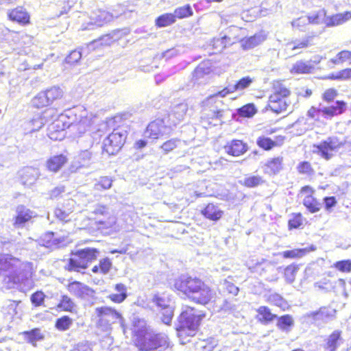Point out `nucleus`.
<instances>
[{
  "mask_svg": "<svg viewBox=\"0 0 351 351\" xmlns=\"http://www.w3.org/2000/svg\"><path fill=\"white\" fill-rule=\"evenodd\" d=\"M347 109V103L343 100H337L335 105L326 106L323 108L324 117L326 119H332L343 114Z\"/></svg>",
  "mask_w": 351,
  "mask_h": 351,
  "instance_id": "24",
  "label": "nucleus"
},
{
  "mask_svg": "<svg viewBox=\"0 0 351 351\" xmlns=\"http://www.w3.org/2000/svg\"><path fill=\"white\" fill-rule=\"evenodd\" d=\"M44 91L47 96V100L48 101L49 106L62 99L63 97V91L59 87H51Z\"/></svg>",
  "mask_w": 351,
  "mask_h": 351,
  "instance_id": "38",
  "label": "nucleus"
},
{
  "mask_svg": "<svg viewBox=\"0 0 351 351\" xmlns=\"http://www.w3.org/2000/svg\"><path fill=\"white\" fill-rule=\"evenodd\" d=\"M47 296L45 293L38 290L33 293L30 296V301L34 307H40L44 305Z\"/></svg>",
  "mask_w": 351,
  "mask_h": 351,
  "instance_id": "53",
  "label": "nucleus"
},
{
  "mask_svg": "<svg viewBox=\"0 0 351 351\" xmlns=\"http://www.w3.org/2000/svg\"><path fill=\"white\" fill-rule=\"evenodd\" d=\"M296 171L299 175L311 178L315 176V171L312 163L307 160H303L297 165Z\"/></svg>",
  "mask_w": 351,
  "mask_h": 351,
  "instance_id": "36",
  "label": "nucleus"
},
{
  "mask_svg": "<svg viewBox=\"0 0 351 351\" xmlns=\"http://www.w3.org/2000/svg\"><path fill=\"white\" fill-rule=\"evenodd\" d=\"M212 71L209 66L200 64L192 72L191 80L195 83L204 82L211 74Z\"/></svg>",
  "mask_w": 351,
  "mask_h": 351,
  "instance_id": "30",
  "label": "nucleus"
},
{
  "mask_svg": "<svg viewBox=\"0 0 351 351\" xmlns=\"http://www.w3.org/2000/svg\"><path fill=\"white\" fill-rule=\"evenodd\" d=\"M315 189L309 184L300 187L298 196L302 199V204L311 213H316L321 210L322 204L315 197Z\"/></svg>",
  "mask_w": 351,
  "mask_h": 351,
  "instance_id": "10",
  "label": "nucleus"
},
{
  "mask_svg": "<svg viewBox=\"0 0 351 351\" xmlns=\"http://www.w3.org/2000/svg\"><path fill=\"white\" fill-rule=\"evenodd\" d=\"M112 263L108 258H104L99 261L98 265L92 268V271L95 274H107L111 269Z\"/></svg>",
  "mask_w": 351,
  "mask_h": 351,
  "instance_id": "45",
  "label": "nucleus"
},
{
  "mask_svg": "<svg viewBox=\"0 0 351 351\" xmlns=\"http://www.w3.org/2000/svg\"><path fill=\"white\" fill-rule=\"evenodd\" d=\"M330 80H348L351 79V68H345L336 73H332L324 77Z\"/></svg>",
  "mask_w": 351,
  "mask_h": 351,
  "instance_id": "41",
  "label": "nucleus"
},
{
  "mask_svg": "<svg viewBox=\"0 0 351 351\" xmlns=\"http://www.w3.org/2000/svg\"><path fill=\"white\" fill-rule=\"evenodd\" d=\"M67 125L60 119L54 120L47 129V135L52 141H61L66 136Z\"/></svg>",
  "mask_w": 351,
  "mask_h": 351,
  "instance_id": "18",
  "label": "nucleus"
},
{
  "mask_svg": "<svg viewBox=\"0 0 351 351\" xmlns=\"http://www.w3.org/2000/svg\"><path fill=\"white\" fill-rule=\"evenodd\" d=\"M217 346V342L213 339L200 340L197 344V349L199 351H213Z\"/></svg>",
  "mask_w": 351,
  "mask_h": 351,
  "instance_id": "59",
  "label": "nucleus"
},
{
  "mask_svg": "<svg viewBox=\"0 0 351 351\" xmlns=\"http://www.w3.org/2000/svg\"><path fill=\"white\" fill-rule=\"evenodd\" d=\"M34 217V212L26 206L21 204L16 207L13 217V226L16 228H23L32 221Z\"/></svg>",
  "mask_w": 351,
  "mask_h": 351,
  "instance_id": "14",
  "label": "nucleus"
},
{
  "mask_svg": "<svg viewBox=\"0 0 351 351\" xmlns=\"http://www.w3.org/2000/svg\"><path fill=\"white\" fill-rule=\"evenodd\" d=\"M304 218L301 213H294L288 221L289 230L300 228L303 225Z\"/></svg>",
  "mask_w": 351,
  "mask_h": 351,
  "instance_id": "50",
  "label": "nucleus"
},
{
  "mask_svg": "<svg viewBox=\"0 0 351 351\" xmlns=\"http://www.w3.org/2000/svg\"><path fill=\"white\" fill-rule=\"evenodd\" d=\"M256 112L257 109L253 103L245 104L237 110L239 116L243 118H251Z\"/></svg>",
  "mask_w": 351,
  "mask_h": 351,
  "instance_id": "44",
  "label": "nucleus"
},
{
  "mask_svg": "<svg viewBox=\"0 0 351 351\" xmlns=\"http://www.w3.org/2000/svg\"><path fill=\"white\" fill-rule=\"evenodd\" d=\"M173 289L186 296L191 302L206 306L216 300L215 292L201 279L182 276L175 279Z\"/></svg>",
  "mask_w": 351,
  "mask_h": 351,
  "instance_id": "1",
  "label": "nucleus"
},
{
  "mask_svg": "<svg viewBox=\"0 0 351 351\" xmlns=\"http://www.w3.org/2000/svg\"><path fill=\"white\" fill-rule=\"evenodd\" d=\"M225 152L231 156L239 157L245 154L249 147L247 143L239 139H232L224 145Z\"/></svg>",
  "mask_w": 351,
  "mask_h": 351,
  "instance_id": "19",
  "label": "nucleus"
},
{
  "mask_svg": "<svg viewBox=\"0 0 351 351\" xmlns=\"http://www.w3.org/2000/svg\"><path fill=\"white\" fill-rule=\"evenodd\" d=\"M127 138V131L119 132L112 131L104 140L102 152L108 156L114 155L118 153L123 145Z\"/></svg>",
  "mask_w": 351,
  "mask_h": 351,
  "instance_id": "9",
  "label": "nucleus"
},
{
  "mask_svg": "<svg viewBox=\"0 0 351 351\" xmlns=\"http://www.w3.org/2000/svg\"><path fill=\"white\" fill-rule=\"evenodd\" d=\"M315 250V247L311 245L304 248H295L292 250H285L282 252L281 255L283 258L286 259H297L300 258L306 255L310 252Z\"/></svg>",
  "mask_w": 351,
  "mask_h": 351,
  "instance_id": "31",
  "label": "nucleus"
},
{
  "mask_svg": "<svg viewBox=\"0 0 351 351\" xmlns=\"http://www.w3.org/2000/svg\"><path fill=\"white\" fill-rule=\"evenodd\" d=\"M299 271V265L291 263L287 265L282 271V276L285 282L288 284L293 283L295 279L297 274Z\"/></svg>",
  "mask_w": 351,
  "mask_h": 351,
  "instance_id": "35",
  "label": "nucleus"
},
{
  "mask_svg": "<svg viewBox=\"0 0 351 351\" xmlns=\"http://www.w3.org/2000/svg\"><path fill=\"white\" fill-rule=\"evenodd\" d=\"M113 42L114 40L112 39V36L110 34H106L98 39L92 41L89 45V47L90 50H95L98 48L110 46L113 43Z\"/></svg>",
  "mask_w": 351,
  "mask_h": 351,
  "instance_id": "40",
  "label": "nucleus"
},
{
  "mask_svg": "<svg viewBox=\"0 0 351 351\" xmlns=\"http://www.w3.org/2000/svg\"><path fill=\"white\" fill-rule=\"evenodd\" d=\"M265 180L263 177L258 175H249L247 176L241 184L245 188H255L263 184Z\"/></svg>",
  "mask_w": 351,
  "mask_h": 351,
  "instance_id": "39",
  "label": "nucleus"
},
{
  "mask_svg": "<svg viewBox=\"0 0 351 351\" xmlns=\"http://www.w3.org/2000/svg\"><path fill=\"white\" fill-rule=\"evenodd\" d=\"M21 334L28 343L34 346L36 345L37 341H42L45 339V335L39 328H34L30 330L23 331Z\"/></svg>",
  "mask_w": 351,
  "mask_h": 351,
  "instance_id": "32",
  "label": "nucleus"
},
{
  "mask_svg": "<svg viewBox=\"0 0 351 351\" xmlns=\"http://www.w3.org/2000/svg\"><path fill=\"white\" fill-rule=\"evenodd\" d=\"M95 313L98 318L97 322L98 327L109 328L117 320L122 319L121 313L109 306L97 307L95 308Z\"/></svg>",
  "mask_w": 351,
  "mask_h": 351,
  "instance_id": "12",
  "label": "nucleus"
},
{
  "mask_svg": "<svg viewBox=\"0 0 351 351\" xmlns=\"http://www.w3.org/2000/svg\"><path fill=\"white\" fill-rule=\"evenodd\" d=\"M114 289L117 292L111 293L108 295V298L114 303L119 304L123 302L127 298V287L123 283L116 284Z\"/></svg>",
  "mask_w": 351,
  "mask_h": 351,
  "instance_id": "33",
  "label": "nucleus"
},
{
  "mask_svg": "<svg viewBox=\"0 0 351 351\" xmlns=\"http://www.w3.org/2000/svg\"><path fill=\"white\" fill-rule=\"evenodd\" d=\"M69 162V158L64 154H59L49 157L45 162L47 169L52 173L61 170Z\"/></svg>",
  "mask_w": 351,
  "mask_h": 351,
  "instance_id": "21",
  "label": "nucleus"
},
{
  "mask_svg": "<svg viewBox=\"0 0 351 351\" xmlns=\"http://www.w3.org/2000/svg\"><path fill=\"white\" fill-rule=\"evenodd\" d=\"M173 16L176 20L183 19L191 17L193 14V11L189 4H186L182 6L176 8L173 11Z\"/></svg>",
  "mask_w": 351,
  "mask_h": 351,
  "instance_id": "42",
  "label": "nucleus"
},
{
  "mask_svg": "<svg viewBox=\"0 0 351 351\" xmlns=\"http://www.w3.org/2000/svg\"><path fill=\"white\" fill-rule=\"evenodd\" d=\"M267 302L274 306L280 307L283 311L286 308L287 302L279 293H273L268 295Z\"/></svg>",
  "mask_w": 351,
  "mask_h": 351,
  "instance_id": "52",
  "label": "nucleus"
},
{
  "mask_svg": "<svg viewBox=\"0 0 351 351\" xmlns=\"http://www.w3.org/2000/svg\"><path fill=\"white\" fill-rule=\"evenodd\" d=\"M350 19L351 11H346L327 16L325 20V25L327 27L337 26L343 24Z\"/></svg>",
  "mask_w": 351,
  "mask_h": 351,
  "instance_id": "28",
  "label": "nucleus"
},
{
  "mask_svg": "<svg viewBox=\"0 0 351 351\" xmlns=\"http://www.w3.org/2000/svg\"><path fill=\"white\" fill-rule=\"evenodd\" d=\"M32 105L36 108H43L49 106L45 91H41L32 99Z\"/></svg>",
  "mask_w": 351,
  "mask_h": 351,
  "instance_id": "49",
  "label": "nucleus"
},
{
  "mask_svg": "<svg viewBox=\"0 0 351 351\" xmlns=\"http://www.w3.org/2000/svg\"><path fill=\"white\" fill-rule=\"evenodd\" d=\"M135 346L139 351H154L159 348H169V340L168 336L162 333L138 335Z\"/></svg>",
  "mask_w": 351,
  "mask_h": 351,
  "instance_id": "7",
  "label": "nucleus"
},
{
  "mask_svg": "<svg viewBox=\"0 0 351 351\" xmlns=\"http://www.w3.org/2000/svg\"><path fill=\"white\" fill-rule=\"evenodd\" d=\"M285 141L282 135L275 136L274 139L265 135H261L256 138L257 146L263 151H270L275 147H281Z\"/></svg>",
  "mask_w": 351,
  "mask_h": 351,
  "instance_id": "17",
  "label": "nucleus"
},
{
  "mask_svg": "<svg viewBox=\"0 0 351 351\" xmlns=\"http://www.w3.org/2000/svg\"><path fill=\"white\" fill-rule=\"evenodd\" d=\"M109 124L113 128V131L122 129V132L128 131L130 128L129 121L125 114H117L108 119Z\"/></svg>",
  "mask_w": 351,
  "mask_h": 351,
  "instance_id": "27",
  "label": "nucleus"
},
{
  "mask_svg": "<svg viewBox=\"0 0 351 351\" xmlns=\"http://www.w3.org/2000/svg\"><path fill=\"white\" fill-rule=\"evenodd\" d=\"M307 117L315 122H321V117H324L323 108L311 106L307 111Z\"/></svg>",
  "mask_w": 351,
  "mask_h": 351,
  "instance_id": "63",
  "label": "nucleus"
},
{
  "mask_svg": "<svg viewBox=\"0 0 351 351\" xmlns=\"http://www.w3.org/2000/svg\"><path fill=\"white\" fill-rule=\"evenodd\" d=\"M176 19L173 13L167 12L160 14L155 19V25L158 27H165L176 23Z\"/></svg>",
  "mask_w": 351,
  "mask_h": 351,
  "instance_id": "37",
  "label": "nucleus"
},
{
  "mask_svg": "<svg viewBox=\"0 0 351 351\" xmlns=\"http://www.w3.org/2000/svg\"><path fill=\"white\" fill-rule=\"evenodd\" d=\"M158 315L161 321L165 324L170 325L173 317V308L171 306L160 308L158 311Z\"/></svg>",
  "mask_w": 351,
  "mask_h": 351,
  "instance_id": "55",
  "label": "nucleus"
},
{
  "mask_svg": "<svg viewBox=\"0 0 351 351\" xmlns=\"http://www.w3.org/2000/svg\"><path fill=\"white\" fill-rule=\"evenodd\" d=\"M271 93L265 106L266 111L275 114L287 112L290 105L289 97L291 90L282 80H274L271 83Z\"/></svg>",
  "mask_w": 351,
  "mask_h": 351,
  "instance_id": "3",
  "label": "nucleus"
},
{
  "mask_svg": "<svg viewBox=\"0 0 351 351\" xmlns=\"http://www.w3.org/2000/svg\"><path fill=\"white\" fill-rule=\"evenodd\" d=\"M293 325V319L290 315H284L278 318L277 326L282 330H287Z\"/></svg>",
  "mask_w": 351,
  "mask_h": 351,
  "instance_id": "60",
  "label": "nucleus"
},
{
  "mask_svg": "<svg viewBox=\"0 0 351 351\" xmlns=\"http://www.w3.org/2000/svg\"><path fill=\"white\" fill-rule=\"evenodd\" d=\"M21 302V300H10L9 304L3 308V313L13 317L18 313L17 308Z\"/></svg>",
  "mask_w": 351,
  "mask_h": 351,
  "instance_id": "62",
  "label": "nucleus"
},
{
  "mask_svg": "<svg viewBox=\"0 0 351 351\" xmlns=\"http://www.w3.org/2000/svg\"><path fill=\"white\" fill-rule=\"evenodd\" d=\"M73 324V319L69 315H62L56 319L55 327L59 331L68 330Z\"/></svg>",
  "mask_w": 351,
  "mask_h": 351,
  "instance_id": "43",
  "label": "nucleus"
},
{
  "mask_svg": "<svg viewBox=\"0 0 351 351\" xmlns=\"http://www.w3.org/2000/svg\"><path fill=\"white\" fill-rule=\"evenodd\" d=\"M82 59V53L77 49H73L69 52L64 59V62L72 66L78 64Z\"/></svg>",
  "mask_w": 351,
  "mask_h": 351,
  "instance_id": "57",
  "label": "nucleus"
},
{
  "mask_svg": "<svg viewBox=\"0 0 351 351\" xmlns=\"http://www.w3.org/2000/svg\"><path fill=\"white\" fill-rule=\"evenodd\" d=\"M21 265V261L11 254H4L0 256V277H3V282L8 289L15 287L21 288L22 285L25 287L29 280L31 283L27 286V289H32L34 287L32 275L27 276L20 270Z\"/></svg>",
  "mask_w": 351,
  "mask_h": 351,
  "instance_id": "2",
  "label": "nucleus"
},
{
  "mask_svg": "<svg viewBox=\"0 0 351 351\" xmlns=\"http://www.w3.org/2000/svg\"><path fill=\"white\" fill-rule=\"evenodd\" d=\"M112 180L108 176H101L97 182L94 184L93 189L97 191H102L111 188Z\"/></svg>",
  "mask_w": 351,
  "mask_h": 351,
  "instance_id": "47",
  "label": "nucleus"
},
{
  "mask_svg": "<svg viewBox=\"0 0 351 351\" xmlns=\"http://www.w3.org/2000/svg\"><path fill=\"white\" fill-rule=\"evenodd\" d=\"M99 251L97 248L85 247L71 253L64 269L70 272H80L88 267L90 263L97 260Z\"/></svg>",
  "mask_w": 351,
  "mask_h": 351,
  "instance_id": "5",
  "label": "nucleus"
},
{
  "mask_svg": "<svg viewBox=\"0 0 351 351\" xmlns=\"http://www.w3.org/2000/svg\"><path fill=\"white\" fill-rule=\"evenodd\" d=\"M333 267L341 273L351 272V259H345L336 261L333 264Z\"/></svg>",
  "mask_w": 351,
  "mask_h": 351,
  "instance_id": "61",
  "label": "nucleus"
},
{
  "mask_svg": "<svg viewBox=\"0 0 351 351\" xmlns=\"http://www.w3.org/2000/svg\"><path fill=\"white\" fill-rule=\"evenodd\" d=\"M324 208L327 213H331L337 206L338 201L335 196H325L323 198Z\"/></svg>",
  "mask_w": 351,
  "mask_h": 351,
  "instance_id": "64",
  "label": "nucleus"
},
{
  "mask_svg": "<svg viewBox=\"0 0 351 351\" xmlns=\"http://www.w3.org/2000/svg\"><path fill=\"white\" fill-rule=\"evenodd\" d=\"M66 289L70 294L82 301L89 302L95 298V290L80 281L69 280Z\"/></svg>",
  "mask_w": 351,
  "mask_h": 351,
  "instance_id": "11",
  "label": "nucleus"
},
{
  "mask_svg": "<svg viewBox=\"0 0 351 351\" xmlns=\"http://www.w3.org/2000/svg\"><path fill=\"white\" fill-rule=\"evenodd\" d=\"M188 107L186 104H179L173 107L171 110V114L178 121L184 119L186 114Z\"/></svg>",
  "mask_w": 351,
  "mask_h": 351,
  "instance_id": "54",
  "label": "nucleus"
},
{
  "mask_svg": "<svg viewBox=\"0 0 351 351\" xmlns=\"http://www.w3.org/2000/svg\"><path fill=\"white\" fill-rule=\"evenodd\" d=\"M342 331L333 330L326 339L324 348L326 351H337L338 346L343 342Z\"/></svg>",
  "mask_w": 351,
  "mask_h": 351,
  "instance_id": "25",
  "label": "nucleus"
},
{
  "mask_svg": "<svg viewBox=\"0 0 351 351\" xmlns=\"http://www.w3.org/2000/svg\"><path fill=\"white\" fill-rule=\"evenodd\" d=\"M56 309L61 312L75 313L77 312V304L70 296L63 294L56 304Z\"/></svg>",
  "mask_w": 351,
  "mask_h": 351,
  "instance_id": "26",
  "label": "nucleus"
},
{
  "mask_svg": "<svg viewBox=\"0 0 351 351\" xmlns=\"http://www.w3.org/2000/svg\"><path fill=\"white\" fill-rule=\"evenodd\" d=\"M206 313L191 306H186L180 315L177 335L180 339L194 336L199 330Z\"/></svg>",
  "mask_w": 351,
  "mask_h": 351,
  "instance_id": "4",
  "label": "nucleus"
},
{
  "mask_svg": "<svg viewBox=\"0 0 351 351\" xmlns=\"http://www.w3.org/2000/svg\"><path fill=\"white\" fill-rule=\"evenodd\" d=\"M256 319L263 324H268L277 318L267 306H261L256 309Z\"/></svg>",
  "mask_w": 351,
  "mask_h": 351,
  "instance_id": "29",
  "label": "nucleus"
},
{
  "mask_svg": "<svg viewBox=\"0 0 351 351\" xmlns=\"http://www.w3.org/2000/svg\"><path fill=\"white\" fill-rule=\"evenodd\" d=\"M332 65H341L344 63L351 64V49H342L336 56L329 60Z\"/></svg>",
  "mask_w": 351,
  "mask_h": 351,
  "instance_id": "34",
  "label": "nucleus"
},
{
  "mask_svg": "<svg viewBox=\"0 0 351 351\" xmlns=\"http://www.w3.org/2000/svg\"><path fill=\"white\" fill-rule=\"evenodd\" d=\"M223 106L225 103L223 100L208 96L204 101L205 112L201 117L200 121L209 127L215 125V121H221L226 116L228 109Z\"/></svg>",
  "mask_w": 351,
  "mask_h": 351,
  "instance_id": "6",
  "label": "nucleus"
},
{
  "mask_svg": "<svg viewBox=\"0 0 351 351\" xmlns=\"http://www.w3.org/2000/svg\"><path fill=\"white\" fill-rule=\"evenodd\" d=\"M326 16V11L324 9H321L306 15V17L308 19L309 24L318 25L322 22Z\"/></svg>",
  "mask_w": 351,
  "mask_h": 351,
  "instance_id": "46",
  "label": "nucleus"
},
{
  "mask_svg": "<svg viewBox=\"0 0 351 351\" xmlns=\"http://www.w3.org/2000/svg\"><path fill=\"white\" fill-rule=\"evenodd\" d=\"M265 40V36L262 34H254L250 38H247L244 43L245 48L250 49L253 48L263 40Z\"/></svg>",
  "mask_w": 351,
  "mask_h": 351,
  "instance_id": "58",
  "label": "nucleus"
},
{
  "mask_svg": "<svg viewBox=\"0 0 351 351\" xmlns=\"http://www.w3.org/2000/svg\"><path fill=\"white\" fill-rule=\"evenodd\" d=\"M254 82V78L250 76H245L240 78L239 80L236 82V83L233 85V90L234 91L243 90L249 86Z\"/></svg>",
  "mask_w": 351,
  "mask_h": 351,
  "instance_id": "56",
  "label": "nucleus"
},
{
  "mask_svg": "<svg viewBox=\"0 0 351 351\" xmlns=\"http://www.w3.org/2000/svg\"><path fill=\"white\" fill-rule=\"evenodd\" d=\"M315 70V62L309 60H299L296 61L289 69L293 75L312 74Z\"/></svg>",
  "mask_w": 351,
  "mask_h": 351,
  "instance_id": "20",
  "label": "nucleus"
},
{
  "mask_svg": "<svg viewBox=\"0 0 351 351\" xmlns=\"http://www.w3.org/2000/svg\"><path fill=\"white\" fill-rule=\"evenodd\" d=\"M7 18L12 23L17 24L21 27H26L32 23L30 13L22 5H18L14 8L8 10L7 12Z\"/></svg>",
  "mask_w": 351,
  "mask_h": 351,
  "instance_id": "13",
  "label": "nucleus"
},
{
  "mask_svg": "<svg viewBox=\"0 0 351 351\" xmlns=\"http://www.w3.org/2000/svg\"><path fill=\"white\" fill-rule=\"evenodd\" d=\"M265 174L269 176H275L280 173L285 168L284 158L276 156L268 158L263 164Z\"/></svg>",
  "mask_w": 351,
  "mask_h": 351,
  "instance_id": "16",
  "label": "nucleus"
},
{
  "mask_svg": "<svg viewBox=\"0 0 351 351\" xmlns=\"http://www.w3.org/2000/svg\"><path fill=\"white\" fill-rule=\"evenodd\" d=\"M167 128L164 119H155L147 125L145 132L146 137L152 140L159 139L164 136Z\"/></svg>",
  "mask_w": 351,
  "mask_h": 351,
  "instance_id": "15",
  "label": "nucleus"
},
{
  "mask_svg": "<svg viewBox=\"0 0 351 351\" xmlns=\"http://www.w3.org/2000/svg\"><path fill=\"white\" fill-rule=\"evenodd\" d=\"M116 224V219L114 216H108L104 219H97L95 220V225L99 230H108L112 228Z\"/></svg>",
  "mask_w": 351,
  "mask_h": 351,
  "instance_id": "48",
  "label": "nucleus"
},
{
  "mask_svg": "<svg viewBox=\"0 0 351 351\" xmlns=\"http://www.w3.org/2000/svg\"><path fill=\"white\" fill-rule=\"evenodd\" d=\"M308 25V19H306V16H299L291 22L292 29L298 32L305 30Z\"/></svg>",
  "mask_w": 351,
  "mask_h": 351,
  "instance_id": "51",
  "label": "nucleus"
},
{
  "mask_svg": "<svg viewBox=\"0 0 351 351\" xmlns=\"http://www.w3.org/2000/svg\"><path fill=\"white\" fill-rule=\"evenodd\" d=\"M346 144V139L345 138L331 136L321 141L319 144L314 145V147L317 149V152L321 157L328 160L332 157L333 152L338 151Z\"/></svg>",
  "mask_w": 351,
  "mask_h": 351,
  "instance_id": "8",
  "label": "nucleus"
},
{
  "mask_svg": "<svg viewBox=\"0 0 351 351\" xmlns=\"http://www.w3.org/2000/svg\"><path fill=\"white\" fill-rule=\"evenodd\" d=\"M315 36V34L305 36L303 38L291 40L287 43V46L290 50L301 53L303 50L313 45V40Z\"/></svg>",
  "mask_w": 351,
  "mask_h": 351,
  "instance_id": "22",
  "label": "nucleus"
},
{
  "mask_svg": "<svg viewBox=\"0 0 351 351\" xmlns=\"http://www.w3.org/2000/svg\"><path fill=\"white\" fill-rule=\"evenodd\" d=\"M200 213L204 218L212 221H219L222 218L224 213L219 205L214 203L207 204L201 210Z\"/></svg>",
  "mask_w": 351,
  "mask_h": 351,
  "instance_id": "23",
  "label": "nucleus"
}]
</instances>
